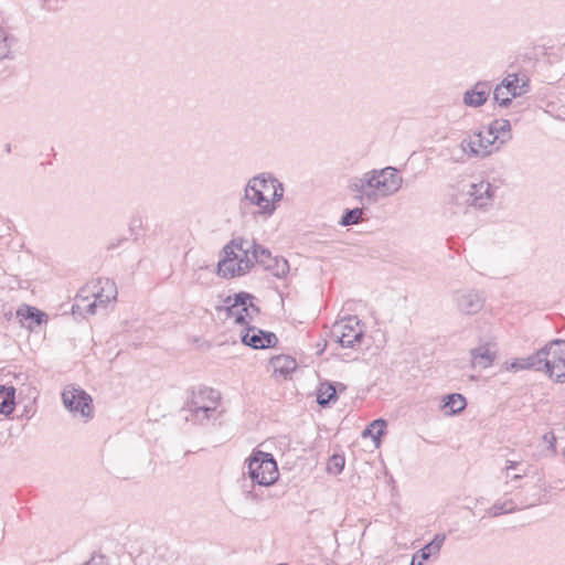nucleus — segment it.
Segmentation results:
<instances>
[{
    "label": "nucleus",
    "mask_w": 565,
    "mask_h": 565,
    "mask_svg": "<svg viewBox=\"0 0 565 565\" xmlns=\"http://www.w3.org/2000/svg\"><path fill=\"white\" fill-rule=\"evenodd\" d=\"M221 399L220 393L211 387L200 386L198 391L192 388L182 411L190 414L185 416L188 422L203 425L211 418L215 419L216 404Z\"/></svg>",
    "instance_id": "nucleus-1"
},
{
    "label": "nucleus",
    "mask_w": 565,
    "mask_h": 565,
    "mask_svg": "<svg viewBox=\"0 0 565 565\" xmlns=\"http://www.w3.org/2000/svg\"><path fill=\"white\" fill-rule=\"evenodd\" d=\"M265 184L266 180L264 179V175H254L248 180L244 189V196L239 201L242 214L246 213L248 205L259 207L257 211L253 212V216L255 218L258 216L267 218L275 213L277 205L269 200L268 195H264L262 191Z\"/></svg>",
    "instance_id": "nucleus-2"
},
{
    "label": "nucleus",
    "mask_w": 565,
    "mask_h": 565,
    "mask_svg": "<svg viewBox=\"0 0 565 565\" xmlns=\"http://www.w3.org/2000/svg\"><path fill=\"white\" fill-rule=\"evenodd\" d=\"M246 461L247 473L253 484L268 487L278 480V467L271 454L254 450Z\"/></svg>",
    "instance_id": "nucleus-3"
},
{
    "label": "nucleus",
    "mask_w": 565,
    "mask_h": 565,
    "mask_svg": "<svg viewBox=\"0 0 565 565\" xmlns=\"http://www.w3.org/2000/svg\"><path fill=\"white\" fill-rule=\"evenodd\" d=\"M62 401L65 408L74 416H79L87 422L94 416V404L92 396L82 387L75 385L66 386L62 392Z\"/></svg>",
    "instance_id": "nucleus-4"
},
{
    "label": "nucleus",
    "mask_w": 565,
    "mask_h": 565,
    "mask_svg": "<svg viewBox=\"0 0 565 565\" xmlns=\"http://www.w3.org/2000/svg\"><path fill=\"white\" fill-rule=\"evenodd\" d=\"M330 337L342 348L354 349L356 345L361 344L364 338V331L359 318L350 316L332 326Z\"/></svg>",
    "instance_id": "nucleus-5"
},
{
    "label": "nucleus",
    "mask_w": 565,
    "mask_h": 565,
    "mask_svg": "<svg viewBox=\"0 0 565 565\" xmlns=\"http://www.w3.org/2000/svg\"><path fill=\"white\" fill-rule=\"evenodd\" d=\"M495 190L497 188L488 181L470 183L463 186L462 191L456 194L454 200L457 204L462 202L478 209H483L491 204Z\"/></svg>",
    "instance_id": "nucleus-6"
},
{
    "label": "nucleus",
    "mask_w": 565,
    "mask_h": 565,
    "mask_svg": "<svg viewBox=\"0 0 565 565\" xmlns=\"http://www.w3.org/2000/svg\"><path fill=\"white\" fill-rule=\"evenodd\" d=\"M541 350H545L546 355L543 359L544 371L552 377L555 376L557 383L565 382V340L555 339L545 344Z\"/></svg>",
    "instance_id": "nucleus-7"
},
{
    "label": "nucleus",
    "mask_w": 565,
    "mask_h": 565,
    "mask_svg": "<svg viewBox=\"0 0 565 565\" xmlns=\"http://www.w3.org/2000/svg\"><path fill=\"white\" fill-rule=\"evenodd\" d=\"M369 173L373 178V189H376L383 196L396 193L402 186L403 179L393 167L372 170Z\"/></svg>",
    "instance_id": "nucleus-8"
},
{
    "label": "nucleus",
    "mask_w": 565,
    "mask_h": 565,
    "mask_svg": "<svg viewBox=\"0 0 565 565\" xmlns=\"http://www.w3.org/2000/svg\"><path fill=\"white\" fill-rule=\"evenodd\" d=\"M457 309L468 316H472L482 310L486 296L483 291L476 289H465L456 291L454 296Z\"/></svg>",
    "instance_id": "nucleus-9"
},
{
    "label": "nucleus",
    "mask_w": 565,
    "mask_h": 565,
    "mask_svg": "<svg viewBox=\"0 0 565 565\" xmlns=\"http://www.w3.org/2000/svg\"><path fill=\"white\" fill-rule=\"evenodd\" d=\"M243 344L253 349H269L278 343L277 335L271 331H265L254 326H247L241 332Z\"/></svg>",
    "instance_id": "nucleus-10"
},
{
    "label": "nucleus",
    "mask_w": 565,
    "mask_h": 565,
    "mask_svg": "<svg viewBox=\"0 0 565 565\" xmlns=\"http://www.w3.org/2000/svg\"><path fill=\"white\" fill-rule=\"evenodd\" d=\"M245 245H248V241L243 237H235L222 248L221 259L217 263V275L220 277L227 278V269H231L234 260H238Z\"/></svg>",
    "instance_id": "nucleus-11"
},
{
    "label": "nucleus",
    "mask_w": 565,
    "mask_h": 565,
    "mask_svg": "<svg viewBox=\"0 0 565 565\" xmlns=\"http://www.w3.org/2000/svg\"><path fill=\"white\" fill-rule=\"evenodd\" d=\"M491 85L489 82L479 81L472 88L468 89L463 94V104L468 107L478 108L483 106L490 95Z\"/></svg>",
    "instance_id": "nucleus-12"
},
{
    "label": "nucleus",
    "mask_w": 565,
    "mask_h": 565,
    "mask_svg": "<svg viewBox=\"0 0 565 565\" xmlns=\"http://www.w3.org/2000/svg\"><path fill=\"white\" fill-rule=\"evenodd\" d=\"M17 317L19 318L21 326L29 330H33L35 327L41 326L47 321V315L29 305H22L17 310Z\"/></svg>",
    "instance_id": "nucleus-13"
},
{
    "label": "nucleus",
    "mask_w": 565,
    "mask_h": 565,
    "mask_svg": "<svg viewBox=\"0 0 565 565\" xmlns=\"http://www.w3.org/2000/svg\"><path fill=\"white\" fill-rule=\"evenodd\" d=\"M546 352L545 350H537L535 353L526 356V358H519L514 359L508 366V371L518 372L521 370H535V371H542L544 370V362L543 359H545Z\"/></svg>",
    "instance_id": "nucleus-14"
},
{
    "label": "nucleus",
    "mask_w": 565,
    "mask_h": 565,
    "mask_svg": "<svg viewBox=\"0 0 565 565\" xmlns=\"http://www.w3.org/2000/svg\"><path fill=\"white\" fill-rule=\"evenodd\" d=\"M445 540L446 535L444 533H437L429 543L415 552L409 565H424V562L429 559L430 556L438 555Z\"/></svg>",
    "instance_id": "nucleus-15"
},
{
    "label": "nucleus",
    "mask_w": 565,
    "mask_h": 565,
    "mask_svg": "<svg viewBox=\"0 0 565 565\" xmlns=\"http://www.w3.org/2000/svg\"><path fill=\"white\" fill-rule=\"evenodd\" d=\"M250 253L252 246L248 243V245H245L241 252L237 263L235 265H231V269H227V278L244 276L255 266L256 262L253 258V255L249 256Z\"/></svg>",
    "instance_id": "nucleus-16"
},
{
    "label": "nucleus",
    "mask_w": 565,
    "mask_h": 565,
    "mask_svg": "<svg viewBox=\"0 0 565 565\" xmlns=\"http://www.w3.org/2000/svg\"><path fill=\"white\" fill-rule=\"evenodd\" d=\"M258 175H264V179L266 180V184L262 189L264 195H268L269 200L273 201L275 205L279 201H281L284 196V185L281 182H279L271 173L269 172H263Z\"/></svg>",
    "instance_id": "nucleus-17"
},
{
    "label": "nucleus",
    "mask_w": 565,
    "mask_h": 565,
    "mask_svg": "<svg viewBox=\"0 0 565 565\" xmlns=\"http://www.w3.org/2000/svg\"><path fill=\"white\" fill-rule=\"evenodd\" d=\"M467 406L466 397L460 393H450L443 397L441 408L449 416L458 415L463 412Z\"/></svg>",
    "instance_id": "nucleus-18"
},
{
    "label": "nucleus",
    "mask_w": 565,
    "mask_h": 565,
    "mask_svg": "<svg viewBox=\"0 0 565 565\" xmlns=\"http://www.w3.org/2000/svg\"><path fill=\"white\" fill-rule=\"evenodd\" d=\"M471 362L473 366L487 369L492 365L495 359V352L490 350V345L483 344L470 350Z\"/></svg>",
    "instance_id": "nucleus-19"
},
{
    "label": "nucleus",
    "mask_w": 565,
    "mask_h": 565,
    "mask_svg": "<svg viewBox=\"0 0 565 565\" xmlns=\"http://www.w3.org/2000/svg\"><path fill=\"white\" fill-rule=\"evenodd\" d=\"M255 297L246 291H239L235 294L233 297L227 296L224 299V306L217 307V310H224L227 317H234L236 319V311L239 305H244L246 300L254 299Z\"/></svg>",
    "instance_id": "nucleus-20"
},
{
    "label": "nucleus",
    "mask_w": 565,
    "mask_h": 565,
    "mask_svg": "<svg viewBox=\"0 0 565 565\" xmlns=\"http://www.w3.org/2000/svg\"><path fill=\"white\" fill-rule=\"evenodd\" d=\"M274 372L282 375L285 379L296 371L298 363L296 359L290 355H277L270 360Z\"/></svg>",
    "instance_id": "nucleus-21"
},
{
    "label": "nucleus",
    "mask_w": 565,
    "mask_h": 565,
    "mask_svg": "<svg viewBox=\"0 0 565 565\" xmlns=\"http://www.w3.org/2000/svg\"><path fill=\"white\" fill-rule=\"evenodd\" d=\"M15 406V388L13 386L0 385V414L10 415Z\"/></svg>",
    "instance_id": "nucleus-22"
},
{
    "label": "nucleus",
    "mask_w": 565,
    "mask_h": 565,
    "mask_svg": "<svg viewBox=\"0 0 565 565\" xmlns=\"http://www.w3.org/2000/svg\"><path fill=\"white\" fill-rule=\"evenodd\" d=\"M387 423L383 418L374 419L366 428L362 431V437H371L376 447L380 446L382 437L386 434Z\"/></svg>",
    "instance_id": "nucleus-23"
},
{
    "label": "nucleus",
    "mask_w": 565,
    "mask_h": 565,
    "mask_svg": "<svg viewBox=\"0 0 565 565\" xmlns=\"http://www.w3.org/2000/svg\"><path fill=\"white\" fill-rule=\"evenodd\" d=\"M511 124L508 119H495L488 126V135L491 139H487L488 145H492L500 135L508 136V139H511Z\"/></svg>",
    "instance_id": "nucleus-24"
},
{
    "label": "nucleus",
    "mask_w": 565,
    "mask_h": 565,
    "mask_svg": "<svg viewBox=\"0 0 565 565\" xmlns=\"http://www.w3.org/2000/svg\"><path fill=\"white\" fill-rule=\"evenodd\" d=\"M338 399L335 387L332 383L321 384L317 393V403L321 407H328Z\"/></svg>",
    "instance_id": "nucleus-25"
},
{
    "label": "nucleus",
    "mask_w": 565,
    "mask_h": 565,
    "mask_svg": "<svg viewBox=\"0 0 565 565\" xmlns=\"http://www.w3.org/2000/svg\"><path fill=\"white\" fill-rule=\"evenodd\" d=\"M254 299L246 300L244 305H239L236 311L235 323L241 326H249L248 319H252L250 312L258 315L260 312L259 307L253 303Z\"/></svg>",
    "instance_id": "nucleus-26"
},
{
    "label": "nucleus",
    "mask_w": 565,
    "mask_h": 565,
    "mask_svg": "<svg viewBox=\"0 0 565 565\" xmlns=\"http://www.w3.org/2000/svg\"><path fill=\"white\" fill-rule=\"evenodd\" d=\"M250 246L253 258L255 259L256 264L263 266L264 269H266V267H268L269 264L273 263L275 256H273L271 252L268 248L256 243L255 241L252 242Z\"/></svg>",
    "instance_id": "nucleus-27"
},
{
    "label": "nucleus",
    "mask_w": 565,
    "mask_h": 565,
    "mask_svg": "<svg viewBox=\"0 0 565 565\" xmlns=\"http://www.w3.org/2000/svg\"><path fill=\"white\" fill-rule=\"evenodd\" d=\"M513 81L504 78L493 90V99L500 107H508L512 103L509 92L504 87H512Z\"/></svg>",
    "instance_id": "nucleus-28"
},
{
    "label": "nucleus",
    "mask_w": 565,
    "mask_h": 565,
    "mask_svg": "<svg viewBox=\"0 0 565 565\" xmlns=\"http://www.w3.org/2000/svg\"><path fill=\"white\" fill-rule=\"evenodd\" d=\"M373 178L369 172L364 173L361 178H352L349 181V190L362 194L366 188L373 189Z\"/></svg>",
    "instance_id": "nucleus-29"
},
{
    "label": "nucleus",
    "mask_w": 565,
    "mask_h": 565,
    "mask_svg": "<svg viewBox=\"0 0 565 565\" xmlns=\"http://www.w3.org/2000/svg\"><path fill=\"white\" fill-rule=\"evenodd\" d=\"M266 270L270 271L277 278H282L289 273L288 260L284 257L275 256L273 263L266 267Z\"/></svg>",
    "instance_id": "nucleus-30"
},
{
    "label": "nucleus",
    "mask_w": 565,
    "mask_h": 565,
    "mask_svg": "<svg viewBox=\"0 0 565 565\" xmlns=\"http://www.w3.org/2000/svg\"><path fill=\"white\" fill-rule=\"evenodd\" d=\"M364 212H363V207H353V209H345L343 211V214L340 218V222L339 224L341 226H350V225H355L360 222V220L362 218Z\"/></svg>",
    "instance_id": "nucleus-31"
},
{
    "label": "nucleus",
    "mask_w": 565,
    "mask_h": 565,
    "mask_svg": "<svg viewBox=\"0 0 565 565\" xmlns=\"http://www.w3.org/2000/svg\"><path fill=\"white\" fill-rule=\"evenodd\" d=\"M516 510V505L513 500H507L503 502L497 501L491 508L487 510L488 515L497 518L504 513H512Z\"/></svg>",
    "instance_id": "nucleus-32"
},
{
    "label": "nucleus",
    "mask_w": 565,
    "mask_h": 565,
    "mask_svg": "<svg viewBox=\"0 0 565 565\" xmlns=\"http://www.w3.org/2000/svg\"><path fill=\"white\" fill-rule=\"evenodd\" d=\"M505 78L513 81L512 87H504L512 97H518V96H521L522 94L527 93L529 87H530L529 81H523L520 84V78H519L518 74H509Z\"/></svg>",
    "instance_id": "nucleus-33"
},
{
    "label": "nucleus",
    "mask_w": 565,
    "mask_h": 565,
    "mask_svg": "<svg viewBox=\"0 0 565 565\" xmlns=\"http://www.w3.org/2000/svg\"><path fill=\"white\" fill-rule=\"evenodd\" d=\"M345 465V459L342 455L334 454L332 455L327 463V471L329 473L339 475L343 471Z\"/></svg>",
    "instance_id": "nucleus-34"
},
{
    "label": "nucleus",
    "mask_w": 565,
    "mask_h": 565,
    "mask_svg": "<svg viewBox=\"0 0 565 565\" xmlns=\"http://www.w3.org/2000/svg\"><path fill=\"white\" fill-rule=\"evenodd\" d=\"M376 189L364 190L362 194L355 195V199L361 203L362 207L369 206L377 201Z\"/></svg>",
    "instance_id": "nucleus-35"
},
{
    "label": "nucleus",
    "mask_w": 565,
    "mask_h": 565,
    "mask_svg": "<svg viewBox=\"0 0 565 565\" xmlns=\"http://www.w3.org/2000/svg\"><path fill=\"white\" fill-rule=\"evenodd\" d=\"M542 440L547 444V449L556 454V436L554 431H547L542 436Z\"/></svg>",
    "instance_id": "nucleus-36"
},
{
    "label": "nucleus",
    "mask_w": 565,
    "mask_h": 565,
    "mask_svg": "<svg viewBox=\"0 0 565 565\" xmlns=\"http://www.w3.org/2000/svg\"><path fill=\"white\" fill-rule=\"evenodd\" d=\"M110 300V298L108 296H106V299L104 300L103 299V295L102 294H98L95 298V300L90 303L87 305V308H86V311L90 315H94L96 312V308H97V303H104V302H108Z\"/></svg>",
    "instance_id": "nucleus-37"
},
{
    "label": "nucleus",
    "mask_w": 565,
    "mask_h": 565,
    "mask_svg": "<svg viewBox=\"0 0 565 565\" xmlns=\"http://www.w3.org/2000/svg\"><path fill=\"white\" fill-rule=\"evenodd\" d=\"M127 241V237H119L117 239H114L111 241L108 245H107V250H113L117 247H119L124 242Z\"/></svg>",
    "instance_id": "nucleus-38"
},
{
    "label": "nucleus",
    "mask_w": 565,
    "mask_h": 565,
    "mask_svg": "<svg viewBox=\"0 0 565 565\" xmlns=\"http://www.w3.org/2000/svg\"><path fill=\"white\" fill-rule=\"evenodd\" d=\"M8 54L7 39L0 38V60L4 58Z\"/></svg>",
    "instance_id": "nucleus-39"
},
{
    "label": "nucleus",
    "mask_w": 565,
    "mask_h": 565,
    "mask_svg": "<svg viewBox=\"0 0 565 565\" xmlns=\"http://www.w3.org/2000/svg\"><path fill=\"white\" fill-rule=\"evenodd\" d=\"M520 465L519 461H513V460H508L507 461V466H505V470L509 471L511 469H516V467Z\"/></svg>",
    "instance_id": "nucleus-40"
},
{
    "label": "nucleus",
    "mask_w": 565,
    "mask_h": 565,
    "mask_svg": "<svg viewBox=\"0 0 565 565\" xmlns=\"http://www.w3.org/2000/svg\"><path fill=\"white\" fill-rule=\"evenodd\" d=\"M476 142L475 141H469L468 142V146L470 148V151L473 153V154H478L479 153V150L476 148Z\"/></svg>",
    "instance_id": "nucleus-41"
},
{
    "label": "nucleus",
    "mask_w": 565,
    "mask_h": 565,
    "mask_svg": "<svg viewBox=\"0 0 565 565\" xmlns=\"http://www.w3.org/2000/svg\"><path fill=\"white\" fill-rule=\"evenodd\" d=\"M246 498L247 499H252V500H258L259 499L258 494L253 492V491H248L247 494H246Z\"/></svg>",
    "instance_id": "nucleus-42"
},
{
    "label": "nucleus",
    "mask_w": 565,
    "mask_h": 565,
    "mask_svg": "<svg viewBox=\"0 0 565 565\" xmlns=\"http://www.w3.org/2000/svg\"><path fill=\"white\" fill-rule=\"evenodd\" d=\"M524 476H525V473H523V475H519V473L513 475V476H512V480H514V481H515V480H520V479H522Z\"/></svg>",
    "instance_id": "nucleus-43"
},
{
    "label": "nucleus",
    "mask_w": 565,
    "mask_h": 565,
    "mask_svg": "<svg viewBox=\"0 0 565 565\" xmlns=\"http://www.w3.org/2000/svg\"><path fill=\"white\" fill-rule=\"evenodd\" d=\"M478 136H479L478 145H479L480 147H482V143H486V140H483V138H482L481 134H479Z\"/></svg>",
    "instance_id": "nucleus-44"
},
{
    "label": "nucleus",
    "mask_w": 565,
    "mask_h": 565,
    "mask_svg": "<svg viewBox=\"0 0 565 565\" xmlns=\"http://www.w3.org/2000/svg\"><path fill=\"white\" fill-rule=\"evenodd\" d=\"M478 136H479L478 145H479L480 147H482V143H486V140H483V138H482L481 134H479Z\"/></svg>",
    "instance_id": "nucleus-45"
},
{
    "label": "nucleus",
    "mask_w": 565,
    "mask_h": 565,
    "mask_svg": "<svg viewBox=\"0 0 565 565\" xmlns=\"http://www.w3.org/2000/svg\"><path fill=\"white\" fill-rule=\"evenodd\" d=\"M555 370H557L556 373H562L564 372V369L562 367V364L559 363V367H555Z\"/></svg>",
    "instance_id": "nucleus-46"
},
{
    "label": "nucleus",
    "mask_w": 565,
    "mask_h": 565,
    "mask_svg": "<svg viewBox=\"0 0 565 565\" xmlns=\"http://www.w3.org/2000/svg\"><path fill=\"white\" fill-rule=\"evenodd\" d=\"M6 150H7V152H10V151H11V146H10V143H8V145L6 146Z\"/></svg>",
    "instance_id": "nucleus-47"
},
{
    "label": "nucleus",
    "mask_w": 565,
    "mask_h": 565,
    "mask_svg": "<svg viewBox=\"0 0 565 565\" xmlns=\"http://www.w3.org/2000/svg\"><path fill=\"white\" fill-rule=\"evenodd\" d=\"M562 455H563V457H564V459H565V449L563 450Z\"/></svg>",
    "instance_id": "nucleus-48"
}]
</instances>
